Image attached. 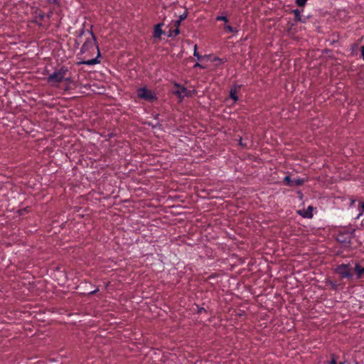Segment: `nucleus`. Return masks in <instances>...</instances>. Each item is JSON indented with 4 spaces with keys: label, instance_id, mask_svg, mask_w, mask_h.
<instances>
[{
    "label": "nucleus",
    "instance_id": "0eeeda50",
    "mask_svg": "<svg viewBox=\"0 0 364 364\" xmlns=\"http://www.w3.org/2000/svg\"><path fill=\"white\" fill-rule=\"evenodd\" d=\"M163 26L162 23H158L155 26L154 30V37L156 38H160L161 35L164 33V31L161 28Z\"/></svg>",
    "mask_w": 364,
    "mask_h": 364
},
{
    "label": "nucleus",
    "instance_id": "9b49d317",
    "mask_svg": "<svg viewBox=\"0 0 364 364\" xmlns=\"http://www.w3.org/2000/svg\"><path fill=\"white\" fill-rule=\"evenodd\" d=\"M311 211H312V207L309 206L308 209L306 210H305L304 212V213H301V214L304 218H312V216H313Z\"/></svg>",
    "mask_w": 364,
    "mask_h": 364
},
{
    "label": "nucleus",
    "instance_id": "aec40b11",
    "mask_svg": "<svg viewBox=\"0 0 364 364\" xmlns=\"http://www.w3.org/2000/svg\"><path fill=\"white\" fill-rule=\"evenodd\" d=\"M294 14H295V16L296 17L299 16L300 15V11L298 10V9H295L293 11Z\"/></svg>",
    "mask_w": 364,
    "mask_h": 364
},
{
    "label": "nucleus",
    "instance_id": "6ab92c4d",
    "mask_svg": "<svg viewBox=\"0 0 364 364\" xmlns=\"http://www.w3.org/2000/svg\"><path fill=\"white\" fill-rule=\"evenodd\" d=\"M284 181H287L288 185H291V178L289 176L284 177Z\"/></svg>",
    "mask_w": 364,
    "mask_h": 364
},
{
    "label": "nucleus",
    "instance_id": "ddd939ff",
    "mask_svg": "<svg viewBox=\"0 0 364 364\" xmlns=\"http://www.w3.org/2000/svg\"><path fill=\"white\" fill-rule=\"evenodd\" d=\"M230 97L231 99H232L235 102L237 101L238 97L237 95V92L235 90L231 89L230 92Z\"/></svg>",
    "mask_w": 364,
    "mask_h": 364
},
{
    "label": "nucleus",
    "instance_id": "2eb2a0df",
    "mask_svg": "<svg viewBox=\"0 0 364 364\" xmlns=\"http://www.w3.org/2000/svg\"><path fill=\"white\" fill-rule=\"evenodd\" d=\"M193 55L196 57L198 60L201 58V56L199 55V53L197 52V45L194 46V53Z\"/></svg>",
    "mask_w": 364,
    "mask_h": 364
},
{
    "label": "nucleus",
    "instance_id": "9d476101",
    "mask_svg": "<svg viewBox=\"0 0 364 364\" xmlns=\"http://www.w3.org/2000/svg\"><path fill=\"white\" fill-rule=\"evenodd\" d=\"M186 17H187V13H186V12H185V13H183V14H181V15H180V16H179L178 19L176 21H175V23H174V26H175L176 27H179V26H180V24H181V21H183L184 19H186Z\"/></svg>",
    "mask_w": 364,
    "mask_h": 364
},
{
    "label": "nucleus",
    "instance_id": "1a4fd4ad",
    "mask_svg": "<svg viewBox=\"0 0 364 364\" xmlns=\"http://www.w3.org/2000/svg\"><path fill=\"white\" fill-rule=\"evenodd\" d=\"M188 90L185 87H182L180 90L176 92V94L178 95L179 97L183 98L186 96H188Z\"/></svg>",
    "mask_w": 364,
    "mask_h": 364
},
{
    "label": "nucleus",
    "instance_id": "4468645a",
    "mask_svg": "<svg viewBox=\"0 0 364 364\" xmlns=\"http://www.w3.org/2000/svg\"><path fill=\"white\" fill-rule=\"evenodd\" d=\"M308 0H295V2L299 6H304Z\"/></svg>",
    "mask_w": 364,
    "mask_h": 364
},
{
    "label": "nucleus",
    "instance_id": "7ed1b4c3",
    "mask_svg": "<svg viewBox=\"0 0 364 364\" xmlns=\"http://www.w3.org/2000/svg\"><path fill=\"white\" fill-rule=\"evenodd\" d=\"M68 72V68L63 67L49 75L47 77V81L51 85L56 87L64 80Z\"/></svg>",
    "mask_w": 364,
    "mask_h": 364
},
{
    "label": "nucleus",
    "instance_id": "f257e3e1",
    "mask_svg": "<svg viewBox=\"0 0 364 364\" xmlns=\"http://www.w3.org/2000/svg\"><path fill=\"white\" fill-rule=\"evenodd\" d=\"M91 35L92 38L87 39L83 43L77 58L80 59V55H85V58H86L94 54L95 51L97 52V56L92 59L81 60L80 61L77 62V65H93L100 63L99 58L100 56V52L96 43V38L92 32Z\"/></svg>",
    "mask_w": 364,
    "mask_h": 364
},
{
    "label": "nucleus",
    "instance_id": "39448f33",
    "mask_svg": "<svg viewBox=\"0 0 364 364\" xmlns=\"http://www.w3.org/2000/svg\"><path fill=\"white\" fill-rule=\"evenodd\" d=\"M336 272L343 278L350 279L353 277L351 268L349 264H342L338 265L336 269Z\"/></svg>",
    "mask_w": 364,
    "mask_h": 364
},
{
    "label": "nucleus",
    "instance_id": "423d86ee",
    "mask_svg": "<svg viewBox=\"0 0 364 364\" xmlns=\"http://www.w3.org/2000/svg\"><path fill=\"white\" fill-rule=\"evenodd\" d=\"M328 363L329 364H351L348 362L345 355L342 359H339V358L335 355H331V359L330 361H328ZM353 364H358V363L355 362Z\"/></svg>",
    "mask_w": 364,
    "mask_h": 364
},
{
    "label": "nucleus",
    "instance_id": "4be33fe9",
    "mask_svg": "<svg viewBox=\"0 0 364 364\" xmlns=\"http://www.w3.org/2000/svg\"><path fill=\"white\" fill-rule=\"evenodd\" d=\"M63 81H65L67 82H71V77H66V75L65 76V79Z\"/></svg>",
    "mask_w": 364,
    "mask_h": 364
},
{
    "label": "nucleus",
    "instance_id": "f8f14e48",
    "mask_svg": "<svg viewBox=\"0 0 364 364\" xmlns=\"http://www.w3.org/2000/svg\"><path fill=\"white\" fill-rule=\"evenodd\" d=\"M359 206V213L357 216V218H359L364 213V202L360 201L358 203Z\"/></svg>",
    "mask_w": 364,
    "mask_h": 364
},
{
    "label": "nucleus",
    "instance_id": "a211bd4d",
    "mask_svg": "<svg viewBox=\"0 0 364 364\" xmlns=\"http://www.w3.org/2000/svg\"><path fill=\"white\" fill-rule=\"evenodd\" d=\"M225 28L230 33L235 32L236 31L230 25H225Z\"/></svg>",
    "mask_w": 364,
    "mask_h": 364
},
{
    "label": "nucleus",
    "instance_id": "f3484780",
    "mask_svg": "<svg viewBox=\"0 0 364 364\" xmlns=\"http://www.w3.org/2000/svg\"><path fill=\"white\" fill-rule=\"evenodd\" d=\"M216 20L217 21H225L227 22L228 21V18L226 16H217L216 17Z\"/></svg>",
    "mask_w": 364,
    "mask_h": 364
},
{
    "label": "nucleus",
    "instance_id": "20e7f679",
    "mask_svg": "<svg viewBox=\"0 0 364 364\" xmlns=\"http://www.w3.org/2000/svg\"><path fill=\"white\" fill-rule=\"evenodd\" d=\"M137 96L141 100H144L148 102H153L156 100V95L151 90H148L146 87H139L137 91Z\"/></svg>",
    "mask_w": 364,
    "mask_h": 364
},
{
    "label": "nucleus",
    "instance_id": "dca6fc26",
    "mask_svg": "<svg viewBox=\"0 0 364 364\" xmlns=\"http://www.w3.org/2000/svg\"><path fill=\"white\" fill-rule=\"evenodd\" d=\"M179 33H180L179 28H178V27H176V29H174V30L173 31V33H171V34L169 35V36H176L178 35V34H179Z\"/></svg>",
    "mask_w": 364,
    "mask_h": 364
},
{
    "label": "nucleus",
    "instance_id": "6e6552de",
    "mask_svg": "<svg viewBox=\"0 0 364 364\" xmlns=\"http://www.w3.org/2000/svg\"><path fill=\"white\" fill-rule=\"evenodd\" d=\"M355 271L358 278H361L364 276V267L360 265L358 263L355 264Z\"/></svg>",
    "mask_w": 364,
    "mask_h": 364
},
{
    "label": "nucleus",
    "instance_id": "5701e85b",
    "mask_svg": "<svg viewBox=\"0 0 364 364\" xmlns=\"http://www.w3.org/2000/svg\"><path fill=\"white\" fill-rule=\"evenodd\" d=\"M194 67H200V68H203V66L200 65V64L199 63H196L194 65Z\"/></svg>",
    "mask_w": 364,
    "mask_h": 364
},
{
    "label": "nucleus",
    "instance_id": "f03ea898",
    "mask_svg": "<svg viewBox=\"0 0 364 364\" xmlns=\"http://www.w3.org/2000/svg\"><path fill=\"white\" fill-rule=\"evenodd\" d=\"M355 236V229L347 228L341 230L336 235V240L347 247L350 244L352 239Z\"/></svg>",
    "mask_w": 364,
    "mask_h": 364
},
{
    "label": "nucleus",
    "instance_id": "412c9836",
    "mask_svg": "<svg viewBox=\"0 0 364 364\" xmlns=\"http://www.w3.org/2000/svg\"><path fill=\"white\" fill-rule=\"evenodd\" d=\"M360 52H361V56L364 60V45L361 47Z\"/></svg>",
    "mask_w": 364,
    "mask_h": 364
},
{
    "label": "nucleus",
    "instance_id": "393cba45",
    "mask_svg": "<svg viewBox=\"0 0 364 364\" xmlns=\"http://www.w3.org/2000/svg\"><path fill=\"white\" fill-rule=\"evenodd\" d=\"M240 145H242V139H240Z\"/></svg>",
    "mask_w": 364,
    "mask_h": 364
},
{
    "label": "nucleus",
    "instance_id": "b1692460",
    "mask_svg": "<svg viewBox=\"0 0 364 364\" xmlns=\"http://www.w3.org/2000/svg\"><path fill=\"white\" fill-rule=\"evenodd\" d=\"M97 291V289H95V290H94V291H90V294H94V293H95Z\"/></svg>",
    "mask_w": 364,
    "mask_h": 364
}]
</instances>
